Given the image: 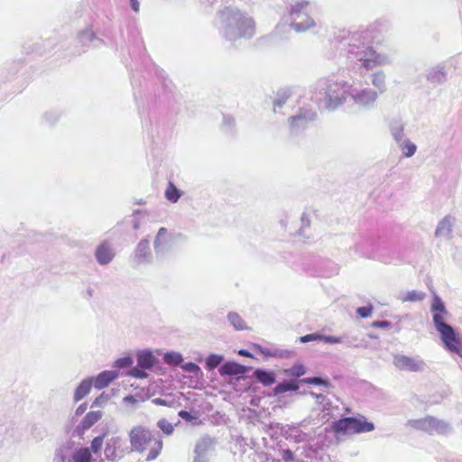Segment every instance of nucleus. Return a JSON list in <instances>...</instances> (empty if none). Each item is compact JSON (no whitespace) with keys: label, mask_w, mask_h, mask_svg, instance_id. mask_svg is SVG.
Listing matches in <instances>:
<instances>
[{"label":"nucleus","mask_w":462,"mask_h":462,"mask_svg":"<svg viewBox=\"0 0 462 462\" xmlns=\"http://www.w3.org/2000/svg\"><path fill=\"white\" fill-rule=\"evenodd\" d=\"M117 376L118 374L116 371H104L95 378L93 382L94 386L99 390L103 389L117 378Z\"/></svg>","instance_id":"nucleus-12"},{"label":"nucleus","mask_w":462,"mask_h":462,"mask_svg":"<svg viewBox=\"0 0 462 462\" xmlns=\"http://www.w3.org/2000/svg\"><path fill=\"white\" fill-rule=\"evenodd\" d=\"M129 440L134 451L147 453L146 460L155 459L162 452L163 442L147 428L138 425L129 432Z\"/></svg>","instance_id":"nucleus-2"},{"label":"nucleus","mask_w":462,"mask_h":462,"mask_svg":"<svg viewBox=\"0 0 462 462\" xmlns=\"http://www.w3.org/2000/svg\"><path fill=\"white\" fill-rule=\"evenodd\" d=\"M308 7L309 3L302 2L296 4L291 9V25L297 31H304L314 25V21L308 11Z\"/></svg>","instance_id":"nucleus-6"},{"label":"nucleus","mask_w":462,"mask_h":462,"mask_svg":"<svg viewBox=\"0 0 462 462\" xmlns=\"http://www.w3.org/2000/svg\"><path fill=\"white\" fill-rule=\"evenodd\" d=\"M133 364V359L131 356H124L116 361V366L119 368L129 367Z\"/></svg>","instance_id":"nucleus-32"},{"label":"nucleus","mask_w":462,"mask_h":462,"mask_svg":"<svg viewBox=\"0 0 462 462\" xmlns=\"http://www.w3.org/2000/svg\"><path fill=\"white\" fill-rule=\"evenodd\" d=\"M221 358L217 356H211L207 361V365L209 368H215L220 364Z\"/></svg>","instance_id":"nucleus-34"},{"label":"nucleus","mask_w":462,"mask_h":462,"mask_svg":"<svg viewBox=\"0 0 462 462\" xmlns=\"http://www.w3.org/2000/svg\"><path fill=\"white\" fill-rule=\"evenodd\" d=\"M179 416L181 417L182 419L186 420H189L190 419V414L189 412L186 411H180L179 412Z\"/></svg>","instance_id":"nucleus-42"},{"label":"nucleus","mask_w":462,"mask_h":462,"mask_svg":"<svg viewBox=\"0 0 462 462\" xmlns=\"http://www.w3.org/2000/svg\"><path fill=\"white\" fill-rule=\"evenodd\" d=\"M304 382L309 384H316V385H320V384L325 383V382L319 377L307 378L304 380Z\"/></svg>","instance_id":"nucleus-37"},{"label":"nucleus","mask_w":462,"mask_h":462,"mask_svg":"<svg viewBox=\"0 0 462 462\" xmlns=\"http://www.w3.org/2000/svg\"><path fill=\"white\" fill-rule=\"evenodd\" d=\"M228 320L233 325L236 329L243 330L246 328L245 322L242 319V318L236 312L230 313L228 315Z\"/></svg>","instance_id":"nucleus-23"},{"label":"nucleus","mask_w":462,"mask_h":462,"mask_svg":"<svg viewBox=\"0 0 462 462\" xmlns=\"http://www.w3.org/2000/svg\"><path fill=\"white\" fill-rule=\"evenodd\" d=\"M319 337H320V336L318 334H309V335H305V336L301 337L300 342L306 343L309 341L319 339Z\"/></svg>","instance_id":"nucleus-36"},{"label":"nucleus","mask_w":462,"mask_h":462,"mask_svg":"<svg viewBox=\"0 0 462 462\" xmlns=\"http://www.w3.org/2000/svg\"><path fill=\"white\" fill-rule=\"evenodd\" d=\"M377 98V93L372 89H363L353 96V99L359 106H369Z\"/></svg>","instance_id":"nucleus-10"},{"label":"nucleus","mask_w":462,"mask_h":462,"mask_svg":"<svg viewBox=\"0 0 462 462\" xmlns=\"http://www.w3.org/2000/svg\"><path fill=\"white\" fill-rule=\"evenodd\" d=\"M153 402L155 404L162 405V406H168L169 405L168 402L165 399H162V398L154 399Z\"/></svg>","instance_id":"nucleus-41"},{"label":"nucleus","mask_w":462,"mask_h":462,"mask_svg":"<svg viewBox=\"0 0 462 462\" xmlns=\"http://www.w3.org/2000/svg\"><path fill=\"white\" fill-rule=\"evenodd\" d=\"M186 368L189 372H191V373H197L198 371H199V367L193 363L187 364Z\"/></svg>","instance_id":"nucleus-39"},{"label":"nucleus","mask_w":462,"mask_h":462,"mask_svg":"<svg viewBox=\"0 0 462 462\" xmlns=\"http://www.w3.org/2000/svg\"><path fill=\"white\" fill-rule=\"evenodd\" d=\"M394 365L401 370L417 372L420 369L422 362L417 361L406 356H396L393 359Z\"/></svg>","instance_id":"nucleus-7"},{"label":"nucleus","mask_w":462,"mask_h":462,"mask_svg":"<svg viewBox=\"0 0 462 462\" xmlns=\"http://www.w3.org/2000/svg\"><path fill=\"white\" fill-rule=\"evenodd\" d=\"M133 397H126L125 400H132Z\"/></svg>","instance_id":"nucleus-47"},{"label":"nucleus","mask_w":462,"mask_h":462,"mask_svg":"<svg viewBox=\"0 0 462 462\" xmlns=\"http://www.w3.org/2000/svg\"><path fill=\"white\" fill-rule=\"evenodd\" d=\"M102 417V413L99 411H89L82 420V428L88 430L92 427L97 421Z\"/></svg>","instance_id":"nucleus-19"},{"label":"nucleus","mask_w":462,"mask_h":462,"mask_svg":"<svg viewBox=\"0 0 462 462\" xmlns=\"http://www.w3.org/2000/svg\"><path fill=\"white\" fill-rule=\"evenodd\" d=\"M289 374L300 377L305 374V367L302 365L292 366L290 370L286 371Z\"/></svg>","instance_id":"nucleus-30"},{"label":"nucleus","mask_w":462,"mask_h":462,"mask_svg":"<svg viewBox=\"0 0 462 462\" xmlns=\"http://www.w3.org/2000/svg\"><path fill=\"white\" fill-rule=\"evenodd\" d=\"M374 430V424L366 421L365 417H346L337 420L333 424V430L336 433L360 434L364 432H370Z\"/></svg>","instance_id":"nucleus-3"},{"label":"nucleus","mask_w":462,"mask_h":462,"mask_svg":"<svg viewBox=\"0 0 462 462\" xmlns=\"http://www.w3.org/2000/svg\"><path fill=\"white\" fill-rule=\"evenodd\" d=\"M433 323L440 335V338L447 349L462 356V342L454 328L445 322L447 310L444 303L439 297L433 299L431 305Z\"/></svg>","instance_id":"nucleus-1"},{"label":"nucleus","mask_w":462,"mask_h":462,"mask_svg":"<svg viewBox=\"0 0 462 462\" xmlns=\"http://www.w3.org/2000/svg\"><path fill=\"white\" fill-rule=\"evenodd\" d=\"M158 428L166 435H171L174 431L173 425L169 422L166 419H161L157 422Z\"/></svg>","instance_id":"nucleus-24"},{"label":"nucleus","mask_w":462,"mask_h":462,"mask_svg":"<svg viewBox=\"0 0 462 462\" xmlns=\"http://www.w3.org/2000/svg\"><path fill=\"white\" fill-rule=\"evenodd\" d=\"M87 407H88L87 403H82V404H80V405L78 407V409L76 410V414H77L78 416H79V415L83 414V413L85 412V411L87 410Z\"/></svg>","instance_id":"nucleus-40"},{"label":"nucleus","mask_w":462,"mask_h":462,"mask_svg":"<svg viewBox=\"0 0 462 462\" xmlns=\"http://www.w3.org/2000/svg\"><path fill=\"white\" fill-rule=\"evenodd\" d=\"M245 371V366L232 362H227L219 368L221 375H237L244 374Z\"/></svg>","instance_id":"nucleus-13"},{"label":"nucleus","mask_w":462,"mask_h":462,"mask_svg":"<svg viewBox=\"0 0 462 462\" xmlns=\"http://www.w3.org/2000/svg\"><path fill=\"white\" fill-rule=\"evenodd\" d=\"M104 441V436H97L91 441V449L94 453L100 452Z\"/></svg>","instance_id":"nucleus-28"},{"label":"nucleus","mask_w":462,"mask_h":462,"mask_svg":"<svg viewBox=\"0 0 462 462\" xmlns=\"http://www.w3.org/2000/svg\"><path fill=\"white\" fill-rule=\"evenodd\" d=\"M328 341L330 342V343H338L339 339L335 338V337H328Z\"/></svg>","instance_id":"nucleus-46"},{"label":"nucleus","mask_w":462,"mask_h":462,"mask_svg":"<svg viewBox=\"0 0 462 462\" xmlns=\"http://www.w3.org/2000/svg\"><path fill=\"white\" fill-rule=\"evenodd\" d=\"M346 83L331 82L327 86L325 95V106L328 109H335L346 99Z\"/></svg>","instance_id":"nucleus-5"},{"label":"nucleus","mask_w":462,"mask_h":462,"mask_svg":"<svg viewBox=\"0 0 462 462\" xmlns=\"http://www.w3.org/2000/svg\"><path fill=\"white\" fill-rule=\"evenodd\" d=\"M155 364V357L150 351H141L137 355V365L140 367L150 369Z\"/></svg>","instance_id":"nucleus-15"},{"label":"nucleus","mask_w":462,"mask_h":462,"mask_svg":"<svg viewBox=\"0 0 462 462\" xmlns=\"http://www.w3.org/2000/svg\"><path fill=\"white\" fill-rule=\"evenodd\" d=\"M73 462H92V455L88 448H82L73 455Z\"/></svg>","instance_id":"nucleus-21"},{"label":"nucleus","mask_w":462,"mask_h":462,"mask_svg":"<svg viewBox=\"0 0 462 462\" xmlns=\"http://www.w3.org/2000/svg\"><path fill=\"white\" fill-rule=\"evenodd\" d=\"M425 297V294L423 292L418 291H409L403 300L404 301H420L423 300Z\"/></svg>","instance_id":"nucleus-25"},{"label":"nucleus","mask_w":462,"mask_h":462,"mask_svg":"<svg viewBox=\"0 0 462 462\" xmlns=\"http://www.w3.org/2000/svg\"><path fill=\"white\" fill-rule=\"evenodd\" d=\"M298 389L299 385L297 383L284 382L275 386L273 389V393L274 395H279L289 391H297Z\"/></svg>","instance_id":"nucleus-22"},{"label":"nucleus","mask_w":462,"mask_h":462,"mask_svg":"<svg viewBox=\"0 0 462 462\" xmlns=\"http://www.w3.org/2000/svg\"><path fill=\"white\" fill-rule=\"evenodd\" d=\"M362 65L366 69H373L383 63V59L372 48L365 51V57L360 58Z\"/></svg>","instance_id":"nucleus-8"},{"label":"nucleus","mask_w":462,"mask_h":462,"mask_svg":"<svg viewBox=\"0 0 462 462\" xmlns=\"http://www.w3.org/2000/svg\"><path fill=\"white\" fill-rule=\"evenodd\" d=\"M164 360L168 364L179 365L181 361V357L180 355L176 354H166L164 356Z\"/></svg>","instance_id":"nucleus-33"},{"label":"nucleus","mask_w":462,"mask_h":462,"mask_svg":"<svg viewBox=\"0 0 462 462\" xmlns=\"http://www.w3.org/2000/svg\"><path fill=\"white\" fill-rule=\"evenodd\" d=\"M227 27H234L236 30L238 38H250L255 32V23L251 17L240 12H230L225 17Z\"/></svg>","instance_id":"nucleus-4"},{"label":"nucleus","mask_w":462,"mask_h":462,"mask_svg":"<svg viewBox=\"0 0 462 462\" xmlns=\"http://www.w3.org/2000/svg\"><path fill=\"white\" fill-rule=\"evenodd\" d=\"M372 312H373L372 305L360 307V308H357V310H356V313L358 314V316L360 318H368L372 315Z\"/></svg>","instance_id":"nucleus-31"},{"label":"nucleus","mask_w":462,"mask_h":462,"mask_svg":"<svg viewBox=\"0 0 462 462\" xmlns=\"http://www.w3.org/2000/svg\"><path fill=\"white\" fill-rule=\"evenodd\" d=\"M96 258L100 264H106L114 258V252L107 242L98 245L95 253Z\"/></svg>","instance_id":"nucleus-9"},{"label":"nucleus","mask_w":462,"mask_h":462,"mask_svg":"<svg viewBox=\"0 0 462 462\" xmlns=\"http://www.w3.org/2000/svg\"><path fill=\"white\" fill-rule=\"evenodd\" d=\"M315 116L316 115L313 112H305L304 114L300 113L298 116L291 117V125L292 126L304 125L309 121L313 120Z\"/></svg>","instance_id":"nucleus-17"},{"label":"nucleus","mask_w":462,"mask_h":462,"mask_svg":"<svg viewBox=\"0 0 462 462\" xmlns=\"http://www.w3.org/2000/svg\"><path fill=\"white\" fill-rule=\"evenodd\" d=\"M167 233V229L165 227H161L158 231V234H157V237L154 241V245H155V247H157L159 245V239L161 236L166 235Z\"/></svg>","instance_id":"nucleus-38"},{"label":"nucleus","mask_w":462,"mask_h":462,"mask_svg":"<svg viewBox=\"0 0 462 462\" xmlns=\"http://www.w3.org/2000/svg\"><path fill=\"white\" fill-rule=\"evenodd\" d=\"M93 382L90 379L83 380L74 393L75 402H79L88 395L92 388Z\"/></svg>","instance_id":"nucleus-16"},{"label":"nucleus","mask_w":462,"mask_h":462,"mask_svg":"<svg viewBox=\"0 0 462 462\" xmlns=\"http://www.w3.org/2000/svg\"><path fill=\"white\" fill-rule=\"evenodd\" d=\"M133 9L137 12L139 9L137 0H131Z\"/></svg>","instance_id":"nucleus-45"},{"label":"nucleus","mask_w":462,"mask_h":462,"mask_svg":"<svg viewBox=\"0 0 462 462\" xmlns=\"http://www.w3.org/2000/svg\"><path fill=\"white\" fill-rule=\"evenodd\" d=\"M372 327L376 328H386L390 327V322L387 320L374 321L372 323Z\"/></svg>","instance_id":"nucleus-35"},{"label":"nucleus","mask_w":462,"mask_h":462,"mask_svg":"<svg viewBox=\"0 0 462 462\" xmlns=\"http://www.w3.org/2000/svg\"><path fill=\"white\" fill-rule=\"evenodd\" d=\"M146 368L137 366L134 367L128 372V374L135 377V378H145L147 376V373L145 372Z\"/></svg>","instance_id":"nucleus-27"},{"label":"nucleus","mask_w":462,"mask_h":462,"mask_svg":"<svg viewBox=\"0 0 462 462\" xmlns=\"http://www.w3.org/2000/svg\"><path fill=\"white\" fill-rule=\"evenodd\" d=\"M283 458L285 460L292 459V452L291 450H285Z\"/></svg>","instance_id":"nucleus-43"},{"label":"nucleus","mask_w":462,"mask_h":462,"mask_svg":"<svg viewBox=\"0 0 462 462\" xmlns=\"http://www.w3.org/2000/svg\"><path fill=\"white\" fill-rule=\"evenodd\" d=\"M181 196V192L180 189H178L176 188V186L171 182L170 181L168 183V186L165 189V198L171 201V202H177L179 200V199L180 198Z\"/></svg>","instance_id":"nucleus-20"},{"label":"nucleus","mask_w":462,"mask_h":462,"mask_svg":"<svg viewBox=\"0 0 462 462\" xmlns=\"http://www.w3.org/2000/svg\"><path fill=\"white\" fill-rule=\"evenodd\" d=\"M384 75L382 72L373 74L372 83L378 88L381 91L384 85Z\"/></svg>","instance_id":"nucleus-26"},{"label":"nucleus","mask_w":462,"mask_h":462,"mask_svg":"<svg viewBox=\"0 0 462 462\" xmlns=\"http://www.w3.org/2000/svg\"><path fill=\"white\" fill-rule=\"evenodd\" d=\"M121 448V439L118 437L111 438L106 445L105 456L108 460H116L119 457L118 450Z\"/></svg>","instance_id":"nucleus-11"},{"label":"nucleus","mask_w":462,"mask_h":462,"mask_svg":"<svg viewBox=\"0 0 462 462\" xmlns=\"http://www.w3.org/2000/svg\"><path fill=\"white\" fill-rule=\"evenodd\" d=\"M238 354H239L240 356H246V357L251 356V354H250L247 350H244V349L240 350V351L238 352Z\"/></svg>","instance_id":"nucleus-44"},{"label":"nucleus","mask_w":462,"mask_h":462,"mask_svg":"<svg viewBox=\"0 0 462 462\" xmlns=\"http://www.w3.org/2000/svg\"><path fill=\"white\" fill-rule=\"evenodd\" d=\"M150 254V245L148 240L141 241L135 250V258L138 262H143Z\"/></svg>","instance_id":"nucleus-18"},{"label":"nucleus","mask_w":462,"mask_h":462,"mask_svg":"<svg viewBox=\"0 0 462 462\" xmlns=\"http://www.w3.org/2000/svg\"><path fill=\"white\" fill-rule=\"evenodd\" d=\"M402 150L406 157L412 156L416 152V145L411 142H406L402 146Z\"/></svg>","instance_id":"nucleus-29"},{"label":"nucleus","mask_w":462,"mask_h":462,"mask_svg":"<svg viewBox=\"0 0 462 462\" xmlns=\"http://www.w3.org/2000/svg\"><path fill=\"white\" fill-rule=\"evenodd\" d=\"M254 375L264 386H270L275 383V375L273 372L256 369L254 372Z\"/></svg>","instance_id":"nucleus-14"}]
</instances>
